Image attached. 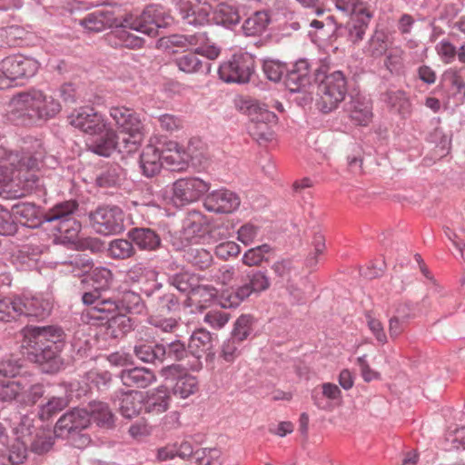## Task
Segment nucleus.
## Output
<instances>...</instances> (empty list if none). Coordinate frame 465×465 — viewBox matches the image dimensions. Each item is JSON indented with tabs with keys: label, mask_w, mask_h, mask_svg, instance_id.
<instances>
[{
	"label": "nucleus",
	"mask_w": 465,
	"mask_h": 465,
	"mask_svg": "<svg viewBox=\"0 0 465 465\" xmlns=\"http://www.w3.org/2000/svg\"><path fill=\"white\" fill-rule=\"evenodd\" d=\"M22 349L28 360L39 364L45 372L59 371L64 347V331L55 326H26L22 330Z\"/></svg>",
	"instance_id": "nucleus-1"
},
{
	"label": "nucleus",
	"mask_w": 465,
	"mask_h": 465,
	"mask_svg": "<svg viewBox=\"0 0 465 465\" xmlns=\"http://www.w3.org/2000/svg\"><path fill=\"white\" fill-rule=\"evenodd\" d=\"M21 156L17 152L0 145V193L15 183L20 187L25 183L35 182L32 173L38 167L45 150L40 140L29 138L24 142Z\"/></svg>",
	"instance_id": "nucleus-2"
},
{
	"label": "nucleus",
	"mask_w": 465,
	"mask_h": 465,
	"mask_svg": "<svg viewBox=\"0 0 465 465\" xmlns=\"http://www.w3.org/2000/svg\"><path fill=\"white\" fill-rule=\"evenodd\" d=\"M61 110L60 102L51 94L31 89L11 99L9 119L17 125H32L54 118Z\"/></svg>",
	"instance_id": "nucleus-3"
},
{
	"label": "nucleus",
	"mask_w": 465,
	"mask_h": 465,
	"mask_svg": "<svg viewBox=\"0 0 465 465\" xmlns=\"http://www.w3.org/2000/svg\"><path fill=\"white\" fill-rule=\"evenodd\" d=\"M109 114L120 132L128 134L129 138L123 139L124 150L134 152L143 138L144 124L140 114L125 106H112Z\"/></svg>",
	"instance_id": "nucleus-4"
},
{
	"label": "nucleus",
	"mask_w": 465,
	"mask_h": 465,
	"mask_svg": "<svg viewBox=\"0 0 465 465\" xmlns=\"http://www.w3.org/2000/svg\"><path fill=\"white\" fill-rule=\"evenodd\" d=\"M75 201H66L55 204L45 213V221L54 223V228L60 233L63 242H74L81 230L80 223L73 216L77 209Z\"/></svg>",
	"instance_id": "nucleus-5"
},
{
	"label": "nucleus",
	"mask_w": 465,
	"mask_h": 465,
	"mask_svg": "<svg viewBox=\"0 0 465 465\" xmlns=\"http://www.w3.org/2000/svg\"><path fill=\"white\" fill-rule=\"evenodd\" d=\"M90 425V414L85 409H73L65 412L57 420L54 426V433L60 438H69L74 440V444L76 448L82 449L87 446L90 439L81 431Z\"/></svg>",
	"instance_id": "nucleus-6"
},
{
	"label": "nucleus",
	"mask_w": 465,
	"mask_h": 465,
	"mask_svg": "<svg viewBox=\"0 0 465 465\" xmlns=\"http://www.w3.org/2000/svg\"><path fill=\"white\" fill-rule=\"evenodd\" d=\"M210 188L209 182L192 176L176 180L166 193H170V201L173 205L183 207L200 200Z\"/></svg>",
	"instance_id": "nucleus-7"
},
{
	"label": "nucleus",
	"mask_w": 465,
	"mask_h": 465,
	"mask_svg": "<svg viewBox=\"0 0 465 465\" xmlns=\"http://www.w3.org/2000/svg\"><path fill=\"white\" fill-rule=\"evenodd\" d=\"M336 7L351 16L347 23L350 40L353 44L361 42L372 17V12L363 3L353 0H338Z\"/></svg>",
	"instance_id": "nucleus-8"
},
{
	"label": "nucleus",
	"mask_w": 465,
	"mask_h": 465,
	"mask_svg": "<svg viewBox=\"0 0 465 465\" xmlns=\"http://www.w3.org/2000/svg\"><path fill=\"white\" fill-rule=\"evenodd\" d=\"M347 93V82L341 71L332 72L324 76L318 85L319 105L324 113L335 109L344 99Z\"/></svg>",
	"instance_id": "nucleus-9"
},
{
	"label": "nucleus",
	"mask_w": 465,
	"mask_h": 465,
	"mask_svg": "<svg viewBox=\"0 0 465 465\" xmlns=\"http://www.w3.org/2000/svg\"><path fill=\"white\" fill-rule=\"evenodd\" d=\"M125 23V25L130 26L132 30L153 36L157 34L158 28L171 24V16L166 14L163 6L151 5L139 16L127 15Z\"/></svg>",
	"instance_id": "nucleus-10"
},
{
	"label": "nucleus",
	"mask_w": 465,
	"mask_h": 465,
	"mask_svg": "<svg viewBox=\"0 0 465 465\" xmlns=\"http://www.w3.org/2000/svg\"><path fill=\"white\" fill-rule=\"evenodd\" d=\"M254 67L255 62L250 54L239 53L220 64L218 74L225 83L245 84L250 81Z\"/></svg>",
	"instance_id": "nucleus-11"
},
{
	"label": "nucleus",
	"mask_w": 465,
	"mask_h": 465,
	"mask_svg": "<svg viewBox=\"0 0 465 465\" xmlns=\"http://www.w3.org/2000/svg\"><path fill=\"white\" fill-rule=\"evenodd\" d=\"M99 288L92 292H85L82 295V302L86 306L82 318L89 324H95L108 320L113 313H116L118 305L116 301L102 298Z\"/></svg>",
	"instance_id": "nucleus-12"
},
{
	"label": "nucleus",
	"mask_w": 465,
	"mask_h": 465,
	"mask_svg": "<svg viewBox=\"0 0 465 465\" xmlns=\"http://www.w3.org/2000/svg\"><path fill=\"white\" fill-rule=\"evenodd\" d=\"M92 228L99 234L113 235L124 230V213L117 206H101L89 213Z\"/></svg>",
	"instance_id": "nucleus-13"
},
{
	"label": "nucleus",
	"mask_w": 465,
	"mask_h": 465,
	"mask_svg": "<svg viewBox=\"0 0 465 465\" xmlns=\"http://www.w3.org/2000/svg\"><path fill=\"white\" fill-rule=\"evenodd\" d=\"M251 124L249 133L260 144L272 142L275 137L273 127L277 123L274 113L266 108L252 104L250 108Z\"/></svg>",
	"instance_id": "nucleus-14"
},
{
	"label": "nucleus",
	"mask_w": 465,
	"mask_h": 465,
	"mask_svg": "<svg viewBox=\"0 0 465 465\" xmlns=\"http://www.w3.org/2000/svg\"><path fill=\"white\" fill-rule=\"evenodd\" d=\"M68 121L72 126L91 135L100 134L110 126L103 114L89 106L74 110L68 116Z\"/></svg>",
	"instance_id": "nucleus-15"
},
{
	"label": "nucleus",
	"mask_w": 465,
	"mask_h": 465,
	"mask_svg": "<svg viewBox=\"0 0 465 465\" xmlns=\"http://www.w3.org/2000/svg\"><path fill=\"white\" fill-rule=\"evenodd\" d=\"M158 275L156 269L143 262H137L125 272L124 281L127 283L140 284L141 290L147 296H151L163 287L162 282L158 281Z\"/></svg>",
	"instance_id": "nucleus-16"
},
{
	"label": "nucleus",
	"mask_w": 465,
	"mask_h": 465,
	"mask_svg": "<svg viewBox=\"0 0 465 465\" xmlns=\"http://www.w3.org/2000/svg\"><path fill=\"white\" fill-rule=\"evenodd\" d=\"M1 63L3 74H5L9 85L16 79L34 76L39 68V64L35 59L21 54L8 56Z\"/></svg>",
	"instance_id": "nucleus-17"
},
{
	"label": "nucleus",
	"mask_w": 465,
	"mask_h": 465,
	"mask_svg": "<svg viewBox=\"0 0 465 465\" xmlns=\"http://www.w3.org/2000/svg\"><path fill=\"white\" fill-rule=\"evenodd\" d=\"M161 373L166 380L175 381L173 393L181 399H187L199 390L196 377L188 373H182L181 366L178 364H172L163 368Z\"/></svg>",
	"instance_id": "nucleus-18"
},
{
	"label": "nucleus",
	"mask_w": 465,
	"mask_h": 465,
	"mask_svg": "<svg viewBox=\"0 0 465 465\" xmlns=\"http://www.w3.org/2000/svg\"><path fill=\"white\" fill-rule=\"evenodd\" d=\"M208 231V220L199 211H190L183 222L181 239L188 244L203 242Z\"/></svg>",
	"instance_id": "nucleus-19"
},
{
	"label": "nucleus",
	"mask_w": 465,
	"mask_h": 465,
	"mask_svg": "<svg viewBox=\"0 0 465 465\" xmlns=\"http://www.w3.org/2000/svg\"><path fill=\"white\" fill-rule=\"evenodd\" d=\"M240 203V197L234 192L221 188L207 194L203 205L209 212L232 213L239 208Z\"/></svg>",
	"instance_id": "nucleus-20"
},
{
	"label": "nucleus",
	"mask_w": 465,
	"mask_h": 465,
	"mask_svg": "<svg viewBox=\"0 0 465 465\" xmlns=\"http://www.w3.org/2000/svg\"><path fill=\"white\" fill-rule=\"evenodd\" d=\"M16 439L8 450V461L12 465L23 463L26 458V446L31 431V420L27 417L21 418L19 427L14 428Z\"/></svg>",
	"instance_id": "nucleus-21"
},
{
	"label": "nucleus",
	"mask_w": 465,
	"mask_h": 465,
	"mask_svg": "<svg viewBox=\"0 0 465 465\" xmlns=\"http://www.w3.org/2000/svg\"><path fill=\"white\" fill-rule=\"evenodd\" d=\"M346 112L355 124H369L373 117L371 98L360 93L351 95L346 104Z\"/></svg>",
	"instance_id": "nucleus-22"
},
{
	"label": "nucleus",
	"mask_w": 465,
	"mask_h": 465,
	"mask_svg": "<svg viewBox=\"0 0 465 465\" xmlns=\"http://www.w3.org/2000/svg\"><path fill=\"white\" fill-rule=\"evenodd\" d=\"M17 304L19 316L44 318L50 313L52 309L50 300L45 299L43 296H18Z\"/></svg>",
	"instance_id": "nucleus-23"
},
{
	"label": "nucleus",
	"mask_w": 465,
	"mask_h": 465,
	"mask_svg": "<svg viewBox=\"0 0 465 465\" xmlns=\"http://www.w3.org/2000/svg\"><path fill=\"white\" fill-rule=\"evenodd\" d=\"M114 401L124 418L132 419L137 416L142 409L143 393L133 390L120 391L115 392Z\"/></svg>",
	"instance_id": "nucleus-24"
},
{
	"label": "nucleus",
	"mask_w": 465,
	"mask_h": 465,
	"mask_svg": "<svg viewBox=\"0 0 465 465\" xmlns=\"http://www.w3.org/2000/svg\"><path fill=\"white\" fill-rule=\"evenodd\" d=\"M12 216L24 226L38 227L45 221V214L34 203H20L13 206Z\"/></svg>",
	"instance_id": "nucleus-25"
},
{
	"label": "nucleus",
	"mask_w": 465,
	"mask_h": 465,
	"mask_svg": "<svg viewBox=\"0 0 465 465\" xmlns=\"http://www.w3.org/2000/svg\"><path fill=\"white\" fill-rule=\"evenodd\" d=\"M125 24V18L121 23L115 20V25H114L115 29L108 35V41L115 46H124L128 48L142 47L144 40L127 31V29H132L130 26H126Z\"/></svg>",
	"instance_id": "nucleus-26"
},
{
	"label": "nucleus",
	"mask_w": 465,
	"mask_h": 465,
	"mask_svg": "<svg viewBox=\"0 0 465 465\" xmlns=\"http://www.w3.org/2000/svg\"><path fill=\"white\" fill-rule=\"evenodd\" d=\"M171 397L168 389L160 386L148 391L146 397H143V408L147 413L161 414L169 409Z\"/></svg>",
	"instance_id": "nucleus-27"
},
{
	"label": "nucleus",
	"mask_w": 465,
	"mask_h": 465,
	"mask_svg": "<svg viewBox=\"0 0 465 465\" xmlns=\"http://www.w3.org/2000/svg\"><path fill=\"white\" fill-rule=\"evenodd\" d=\"M140 168L146 177H153L162 169L163 162L160 147L153 144L146 145L140 155Z\"/></svg>",
	"instance_id": "nucleus-28"
},
{
	"label": "nucleus",
	"mask_w": 465,
	"mask_h": 465,
	"mask_svg": "<svg viewBox=\"0 0 465 465\" xmlns=\"http://www.w3.org/2000/svg\"><path fill=\"white\" fill-rule=\"evenodd\" d=\"M114 14L108 10H96L88 14L79 24L88 32H102L115 25Z\"/></svg>",
	"instance_id": "nucleus-29"
},
{
	"label": "nucleus",
	"mask_w": 465,
	"mask_h": 465,
	"mask_svg": "<svg viewBox=\"0 0 465 465\" xmlns=\"http://www.w3.org/2000/svg\"><path fill=\"white\" fill-rule=\"evenodd\" d=\"M120 378L124 385L137 388H146L156 381L155 374L151 370L143 367L124 370Z\"/></svg>",
	"instance_id": "nucleus-30"
},
{
	"label": "nucleus",
	"mask_w": 465,
	"mask_h": 465,
	"mask_svg": "<svg viewBox=\"0 0 465 465\" xmlns=\"http://www.w3.org/2000/svg\"><path fill=\"white\" fill-rule=\"evenodd\" d=\"M210 6L208 5H191L184 3L180 7V15L185 25L198 26L209 23Z\"/></svg>",
	"instance_id": "nucleus-31"
},
{
	"label": "nucleus",
	"mask_w": 465,
	"mask_h": 465,
	"mask_svg": "<svg viewBox=\"0 0 465 465\" xmlns=\"http://www.w3.org/2000/svg\"><path fill=\"white\" fill-rule=\"evenodd\" d=\"M190 45L195 46L198 54H202L210 60H215L221 54V48L211 45L206 32H198L194 35L184 36Z\"/></svg>",
	"instance_id": "nucleus-32"
},
{
	"label": "nucleus",
	"mask_w": 465,
	"mask_h": 465,
	"mask_svg": "<svg viewBox=\"0 0 465 465\" xmlns=\"http://www.w3.org/2000/svg\"><path fill=\"white\" fill-rule=\"evenodd\" d=\"M213 349V339L210 331L200 328L194 331L188 343V350L198 360Z\"/></svg>",
	"instance_id": "nucleus-33"
},
{
	"label": "nucleus",
	"mask_w": 465,
	"mask_h": 465,
	"mask_svg": "<svg viewBox=\"0 0 465 465\" xmlns=\"http://www.w3.org/2000/svg\"><path fill=\"white\" fill-rule=\"evenodd\" d=\"M382 101L391 111L402 116H407L411 113V103L404 91L389 90L382 94Z\"/></svg>",
	"instance_id": "nucleus-34"
},
{
	"label": "nucleus",
	"mask_w": 465,
	"mask_h": 465,
	"mask_svg": "<svg viewBox=\"0 0 465 465\" xmlns=\"http://www.w3.org/2000/svg\"><path fill=\"white\" fill-rule=\"evenodd\" d=\"M129 237L141 250L154 251L161 244L160 236L149 228H134L130 231Z\"/></svg>",
	"instance_id": "nucleus-35"
},
{
	"label": "nucleus",
	"mask_w": 465,
	"mask_h": 465,
	"mask_svg": "<svg viewBox=\"0 0 465 465\" xmlns=\"http://www.w3.org/2000/svg\"><path fill=\"white\" fill-rule=\"evenodd\" d=\"M102 134H104L90 143L88 147L91 152L108 157L116 148V133L109 126Z\"/></svg>",
	"instance_id": "nucleus-36"
},
{
	"label": "nucleus",
	"mask_w": 465,
	"mask_h": 465,
	"mask_svg": "<svg viewBox=\"0 0 465 465\" xmlns=\"http://www.w3.org/2000/svg\"><path fill=\"white\" fill-rule=\"evenodd\" d=\"M29 385V379L21 377L17 381H0V401H12L16 400L20 403L22 391Z\"/></svg>",
	"instance_id": "nucleus-37"
},
{
	"label": "nucleus",
	"mask_w": 465,
	"mask_h": 465,
	"mask_svg": "<svg viewBox=\"0 0 465 465\" xmlns=\"http://www.w3.org/2000/svg\"><path fill=\"white\" fill-rule=\"evenodd\" d=\"M322 393L314 391L312 398L313 403L321 410L331 411L332 405L329 401H334L341 398V392L336 384L325 382L322 385Z\"/></svg>",
	"instance_id": "nucleus-38"
},
{
	"label": "nucleus",
	"mask_w": 465,
	"mask_h": 465,
	"mask_svg": "<svg viewBox=\"0 0 465 465\" xmlns=\"http://www.w3.org/2000/svg\"><path fill=\"white\" fill-rule=\"evenodd\" d=\"M270 21L267 12H255L244 21L242 25L243 33L250 36L260 35L266 31Z\"/></svg>",
	"instance_id": "nucleus-39"
},
{
	"label": "nucleus",
	"mask_w": 465,
	"mask_h": 465,
	"mask_svg": "<svg viewBox=\"0 0 465 465\" xmlns=\"http://www.w3.org/2000/svg\"><path fill=\"white\" fill-rule=\"evenodd\" d=\"M134 354L144 362L163 361L165 356V345L142 342L134 347Z\"/></svg>",
	"instance_id": "nucleus-40"
},
{
	"label": "nucleus",
	"mask_w": 465,
	"mask_h": 465,
	"mask_svg": "<svg viewBox=\"0 0 465 465\" xmlns=\"http://www.w3.org/2000/svg\"><path fill=\"white\" fill-rule=\"evenodd\" d=\"M90 421L93 420L97 426L104 428H111L114 425V414L109 409V406L101 401L93 402L90 404Z\"/></svg>",
	"instance_id": "nucleus-41"
},
{
	"label": "nucleus",
	"mask_w": 465,
	"mask_h": 465,
	"mask_svg": "<svg viewBox=\"0 0 465 465\" xmlns=\"http://www.w3.org/2000/svg\"><path fill=\"white\" fill-rule=\"evenodd\" d=\"M116 304L118 305L117 311L124 310L134 314H142L145 312V304L142 298L132 291L124 292Z\"/></svg>",
	"instance_id": "nucleus-42"
},
{
	"label": "nucleus",
	"mask_w": 465,
	"mask_h": 465,
	"mask_svg": "<svg viewBox=\"0 0 465 465\" xmlns=\"http://www.w3.org/2000/svg\"><path fill=\"white\" fill-rule=\"evenodd\" d=\"M184 258L189 263L201 270L208 268L213 262L211 252L202 247L188 248L184 252Z\"/></svg>",
	"instance_id": "nucleus-43"
},
{
	"label": "nucleus",
	"mask_w": 465,
	"mask_h": 465,
	"mask_svg": "<svg viewBox=\"0 0 465 465\" xmlns=\"http://www.w3.org/2000/svg\"><path fill=\"white\" fill-rule=\"evenodd\" d=\"M409 308L401 304L397 310L395 315L389 320V333L392 340L397 339L404 330V323L410 318Z\"/></svg>",
	"instance_id": "nucleus-44"
},
{
	"label": "nucleus",
	"mask_w": 465,
	"mask_h": 465,
	"mask_svg": "<svg viewBox=\"0 0 465 465\" xmlns=\"http://www.w3.org/2000/svg\"><path fill=\"white\" fill-rule=\"evenodd\" d=\"M108 329L111 331V335L118 338L129 332L133 329V322L131 318L124 315L113 313L108 320Z\"/></svg>",
	"instance_id": "nucleus-45"
},
{
	"label": "nucleus",
	"mask_w": 465,
	"mask_h": 465,
	"mask_svg": "<svg viewBox=\"0 0 465 465\" xmlns=\"http://www.w3.org/2000/svg\"><path fill=\"white\" fill-rule=\"evenodd\" d=\"M162 162L169 166H178L182 162L185 161V153L174 142H169L165 144V148L160 147Z\"/></svg>",
	"instance_id": "nucleus-46"
},
{
	"label": "nucleus",
	"mask_w": 465,
	"mask_h": 465,
	"mask_svg": "<svg viewBox=\"0 0 465 465\" xmlns=\"http://www.w3.org/2000/svg\"><path fill=\"white\" fill-rule=\"evenodd\" d=\"M195 460L198 465H223V457L217 448H203L195 450Z\"/></svg>",
	"instance_id": "nucleus-47"
},
{
	"label": "nucleus",
	"mask_w": 465,
	"mask_h": 465,
	"mask_svg": "<svg viewBox=\"0 0 465 465\" xmlns=\"http://www.w3.org/2000/svg\"><path fill=\"white\" fill-rule=\"evenodd\" d=\"M197 54L195 50L193 53L182 54L175 59V64L181 71L186 74L199 73L203 68V62Z\"/></svg>",
	"instance_id": "nucleus-48"
},
{
	"label": "nucleus",
	"mask_w": 465,
	"mask_h": 465,
	"mask_svg": "<svg viewBox=\"0 0 465 465\" xmlns=\"http://www.w3.org/2000/svg\"><path fill=\"white\" fill-rule=\"evenodd\" d=\"M109 255L114 259H127L134 254L132 242L125 239H116L110 242Z\"/></svg>",
	"instance_id": "nucleus-49"
},
{
	"label": "nucleus",
	"mask_w": 465,
	"mask_h": 465,
	"mask_svg": "<svg viewBox=\"0 0 465 465\" xmlns=\"http://www.w3.org/2000/svg\"><path fill=\"white\" fill-rule=\"evenodd\" d=\"M240 18L238 9L229 4H221L216 10V19L218 23L224 26L237 25L240 22Z\"/></svg>",
	"instance_id": "nucleus-50"
},
{
	"label": "nucleus",
	"mask_w": 465,
	"mask_h": 465,
	"mask_svg": "<svg viewBox=\"0 0 465 465\" xmlns=\"http://www.w3.org/2000/svg\"><path fill=\"white\" fill-rule=\"evenodd\" d=\"M386 35L381 31H376L365 46V53L372 57H380L387 51Z\"/></svg>",
	"instance_id": "nucleus-51"
},
{
	"label": "nucleus",
	"mask_w": 465,
	"mask_h": 465,
	"mask_svg": "<svg viewBox=\"0 0 465 465\" xmlns=\"http://www.w3.org/2000/svg\"><path fill=\"white\" fill-rule=\"evenodd\" d=\"M262 71L270 81L279 82L287 72V66L279 60L266 58L262 61Z\"/></svg>",
	"instance_id": "nucleus-52"
},
{
	"label": "nucleus",
	"mask_w": 465,
	"mask_h": 465,
	"mask_svg": "<svg viewBox=\"0 0 465 465\" xmlns=\"http://www.w3.org/2000/svg\"><path fill=\"white\" fill-rule=\"evenodd\" d=\"M18 296L0 298V322H10L19 316Z\"/></svg>",
	"instance_id": "nucleus-53"
},
{
	"label": "nucleus",
	"mask_w": 465,
	"mask_h": 465,
	"mask_svg": "<svg viewBox=\"0 0 465 465\" xmlns=\"http://www.w3.org/2000/svg\"><path fill=\"white\" fill-rule=\"evenodd\" d=\"M253 317L250 314L241 315L234 322L232 337L238 341L246 340L252 331Z\"/></svg>",
	"instance_id": "nucleus-54"
},
{
	"label": "nucleus",
	"mask_w": 465,
	"mask_h": 465,
	"mask_svg": "<svg viewBox=\"0 0 465 465\" xmlns=\"http://www.w3.org/2000/svg\"><path fill=\"white\" fill-rule=\"evenodd\" d=\"M272 248L269 244L264 243L260 246L249 249L242 256V262L247 266H257L263 260L264 255L269 253Z\"/></svg>",
	"instance_id": "nucleus-55"
},
{
	"label": "nucleus",
	"mask_w": 465,
	"mask_h": 465,
	"mask_svg": "<svg viewBox=\"0 0 465 465\" xmlns=\"http://www.w3.org/2000/svg\"><path fill=\"white\" fill-rule=\"evenodd\" d=\"M68 404L65 398L53 397L45 405L41 406L39 417L41 420H48L52 415L64 410Z\"/></svg>",
	"instance_id": "nucleus-56"
},
{
	"label": "nucleus",
	"mask_w": 465,
	"mask_h": 465,
	"mask_svg": "<svg viewBox=\"0 0 465 465\" xmlns=\"http://www.w3.org/2000/svg\"><path fill=\"white\" fill-rule=\"evenodd\" d=\"M47 246L39 244L31 241L30 242L24 244L18 251V258L23 259L24 262H26L25 259L29 261H35L38 256L47 251Z\"/></svg>",
	"instance_id": "nucleus-57"
},
{
	"label": "nucleus",
	"mask_w": 465,
	"mask_h": 465,
	"mask_svg": "<svg viewBox=\"0 0 465 465\" xmlns=\"http://www.w3.org/2000/svg\"><path fill=\"white\" fill-rule=\"evenodd\" d=\"M242 341H238L233 337L223 341L221 347V358L226 362H233L240 355V343Z\"/></svg>",
	"instance_id": "nucleus-58"
},
{
	"label": "nucleus",
	"mask_w": 465,
	"mask_h": 465,
	"mask_svg": "<svg viewBox=\"0 0 465 465\" xmlns=\"http://www.w3.org/2000/svg\"><path fill=\"white\" fill-rule=\"evenodd\" d=\"M45 390L40 383H32L29 380V385L25 391H22L20 404L32 405L43 397Z\"/></svg>",
	"instance_id": "nucleus-59"
},
{
	"label": "nucleus",
	"mask_w": 465,
	"mask_h": 465,
	"mask_svg": "<svg viewBox=\"0 0 465 465\" xmlns=\"http://www.w3.org/2000/svg\"><path fill=\"white\" fill-rule=\"evenodd\" d=\"M17 231L12 213L0 205V235H13Z\"/></svg>",
	"instance_id": "nucleus-60"
},
{
	"label": "nucleus",
	"mask_w": 465,
	"mask_h": 465,
	"mask_svg": "<svg viewBox=\"0 0 465 465\" xmlns=\"http://www.w3.org/2000/svg\"><path fill=\"white\" fill-rule=\"evenodd\" d=\"M435 50L440 60L445 64H450L457 55L456 47L447 39L440 40L435 46Z\"/></svg>",
	"instance_id": "nucleus-61"
},
{
	"label": "nucleus",
	"mask_w": 465,
	"mask_h": 465,
	"mask_svg": "<svg viewBox=\"0 0 465 465\" xmlns=\"http://www.w3.org/2000/svg\"><path fill=\"white\" fill-rule=\"evenodd\" d=\"M310 77L297 75L295 73L286 74L285 85L291 93H299L303 91L310 84Z\"/></svg>",
	"instance_id": "nucleus-62"
},
{
	"label": "nucleus",
	"mask_w": 465,
	"mask_h": 465,
	"mask_svg": "<svg viewBox=\"0 0 465 465\" xmlns=\"http://www.w3.org/2000/svg\"><path fill=\"white\" fill-rule=\"evenodd\" d=\"M366 321L369 330L373 334L377 341L382 345L387 343L388 338L382 322L369 313L366 315Z\"/></svg>",
	"instance_id": "nucleus-63"
},
{
	"label": "nucleus",
	"mask_w": 465,
	"mask_h": 465,
	"mask_svg": "<svg viewBox=\"0 0 465 465\" xmlns=\"http://www.w3.org/2000/svg\"><path fill=\"white\" fill-rule=\"evenodd\" d=\"M203 322L213 329H222L229 322V314L222 311H210L204 317Z\"/></svg>",
	"instance_id": "nucleus-64"
}]
</instances>
